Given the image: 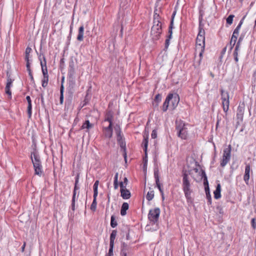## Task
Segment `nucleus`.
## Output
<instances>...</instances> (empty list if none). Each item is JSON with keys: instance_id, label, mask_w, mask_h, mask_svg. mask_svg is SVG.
Returning <instances> with one entry per match:
<instances>
[{"instance_id": "obj_8", "label": "nucleus", "mask_w": 256, "mask_h": 256, "mask_svg": "<svg viewBox=\"0 0 256 256\" xmlns=\"http://www.w3.org/2000/svg\"><path fill=\"white\" fill-rule=\"evenodd\" d=\"M221 98L222 100V105L224 111L226 113L229 108L230 100L229 93L222 88L220 90Z\"/></svg>"}, {"instance_id": "obj_4", "label": "nucleus", "mask_w": 256, "mask_h": 256, "mask_svg": "<svg viewBox=\"0 0 256 256\" xmlns=\"http://www.w3.org/2000/svg\"><path fill=\"white\" fill-rule=\"evenodd\" d=\"M30 158L34 168L35 174L40 176L42 174V166L40 156L36 148H34L33 152H31Z\"/></svg>"}, {"instance_id": "obj_50", "label": "nucleus", "mask_w": 256, "mask_h": 256, "mask_svg": "<svg viewBox=\"0 0 256 256\" xmlns=\"http://www.w3.org/2000/svg\"><path fill=\"white\" fill-rule=\"evenodd\" d=\"M94 196H97L98 194V186L94 184Z\"/></svg>"}, {"instance_id": "obj_21", "label": "nucleus", "mask_w": 256, "mask_h": 256, "mask_svg": "<svg viewBox=\"0 0 256 256\" xmlns=\"http://www.w3.org/2000/svg\"><path fill=\"white\" fill-rule=\"evenodd\" d=\"M144 139L142 143V146L144 148V154H148L147 150H148V135L146 134L144 135Z\"/></svg>"}, {"instance_id": "obj_41", "label": "nucleus", "mask_w": 256, "mask_h": 256, "mask_svg": "<svg viewBox=\"0 0 256 256\" xmlns=\"http://www.w3.org/2000/svg\"><path fill=\"white\" fill-rule=\"evenodd\" d=\"M118 226V222L116 220V218L114 215H112L110 218V226L112 228H116Z\"/></svg>"}, {"instance_id": "obj_19", "label": "nucleus", "mask_w": 256, "mask_h": 256, "mask_svg": "<svg viewBox=\"0 0 256 256\" xmlns=\"http://www.w3.org/2000/svg\"><path fill=\"white\" fill-rule=\"evenodd\" d=\"M104 136L106 138H110L112 136L113 130L112 125L109 124L108 126L104 128Z\"/></svg>"}, {"instance_id": "obj_49", "label": "nucleus", "mask_w": 256, "mask_h": 256, "mask_svg": "<svg viewBox=\"0 0 256 256\" xmlns=\"http://www.w3.org/2000/svg\"><path fill=\"white\" fill-rule=\"evenodd\" d=\"M174 28V24H172V21L170 22V24L168 27V34H172V29Z\"/></svg>"}, {"instance_id": "obj_45", "label": "nucleus", "mask_w": 256, "mask_h": 256, "mask_svg": "<svg viewBox=\"0 0 256 256\" xmlns=\"http://www.w3.org/2000/svg\"><path fill=\"white\" fill-rule=\"evenodd\" d=\"M234 17V14H230L226 19V24L230 25L232 24L233 18Z\"/></svg>"}, {"instance_id": "obj_9", "label": "nucleus", "mask_w": 256, "mask_h": 256, "mask_svg": "<svg viewBox=\"0 0 256 256\" xmlns=\"http://www.w3.org/2000/svg\"><path fill=\"white\" fill-rule=\"evenodd\" d=\"M245 109V104L244 102H240L236 112V118L238 120H240V122L243 121L244 112Z\"/></svg>"}, {"instance_id": "obj_57", "label": "nucleus", "mask_w": 256, "mask_h": 256, "mask_svg": "<svg viewBox=\"0 0 256 256\" xmlns=\"http://www.w3.org/2000/svg\"><path fill=\"white\" fill-rule=\"evenodd\" d=\"M48 80H42V86L43 88H46L48 84Z\"/></svg>"}, {"instance_id": "obj_54", "label": "nucleus", "mask_w": 256, "mask_h": 256, "mask_svg": "<svg viewBox=\"0 0 256 256\" xmlns=\"http://www.w3.org/2000/svg\"><path fill=\"white\" fill-rule=\"evenodd\" d=\"M251 225L253 229L256 228V218H252L251 220Z\"/></svg>"}, {"instance_id": "obj_48", "label": "nucleus", "mask_w": 256, "mask_h": 256, "mask_svg": "<svg viewBox=\"0 0 256 256\" xmlns=\"http://www.w3.org/2000/svg\"><path fill=\"white\" fill-rule=\"evenodd\" d=\"M10 89V88H8V87L6 86L5 92H6V94L8 96L9 98H12V92Z\"/></svg>"}, {"instance_id": "obj_42", "label": "nucleus", "mask_w": 256, "mask_h": 256, "mask_svg": "<svg viewBox=\"0 0 256 256\" xmlns=\"http://www.w3.org/2000/svg\"><path fill=\"white\" fill-rule=\"evenodd\" d=\"M94 200L92 201V202L90 206V210L93 211L95 212L96 208V206H97V202H96V197L97 196H93Z\"/></svg>"}, {"instance_id": "obj_63", "label": "nucleus", "mask_w": 256, "mask_h": 256, "mask_svg": "<svg viewBox=\"0 0 256 256\" xmlns=\"http://www.w3.org/2000/svg\"><path fill=\"white\" fill-rule=\"evenodd\" d=\"M239 34V32H233V34H232V36H233V38H238V36Z\"/></svg>"}, {"instance_id": "obj_61", "label": "nucleus", "mask_w": 256, "mask_h": 256, "mask_svg": "<svg viewBox=\"0 0 256 256\" xmlns=\"http://www.w3.org/2000/svg\"><path fill=\"white\" fill-rule=\"evenodd\" d=\"M176 10H174L172 12V18H171V20H170V22H172V24H174V18L175 16V15L176 14Z\"/></svg>"}, {"instance_id": "obj_20", "label": "nucleus", "mask_w": 256, "mask_h": 256, "mask_svg": "<svg viewBox=\"0 0 256 256\" xmlns=\"http://www.w3.org/2000/svg\"><path fill=\"white\" fill-rule=\"evenodd\" d=\"M26 100L28 103L27 112L29 118H30L32 114V100L30 96H28L26 97Z\"/></svg>"}, {"instance_id": "obj_24", "label": "nucleus", "mask_w": 256, "mask_h": 256, "mask_svg": "<svg viewBox=\"0 0 256 256\" xmlns=\"http://www.w3.org/2000/svg\"><path fill=\"white\" fill-rule=\"evenodd\" d=\"M94 126V124H90V121L88 120H86L85 122L82 124V126H81V129H85L86 128V132H88V130L90 128H92Z\"/></svg>"}, {"instance_id": "obj_10", "label": "nucleus", "mask_w": 256, "mask_h": 256, "mask_svg": "<svg viewBox=\"0 0 256 256\" xmlns=\"http://www.w3.org/2000/svg\"><path fill=\"white\" fill-rule=\"evenodd\" d=\"M154 175L156 181V186L158 188L160 193L162 194L164 190L162 188V185L160 182L159 170L158 168H154Z\"/></svg>"}, {"instance_id": "obj_7", "label": "nucleus", "mask_w": 256, "mask_h": 256, "mask_svg": "<svg viewBox=\"0 0 256 256\" xmlns=\"http://www.w3.org/2000/svg\"><path fill=\"white\" fill-rule=\"evenodd\" d=\"M160 210L158 208H156L149 210L148 214V218L150 223L156 224L158 222L160 217Z\"/></svg>"}, {"instance_id": "obj_25", "label": "nucleus", "mask_w": 256, "mask_h": 256, "mask_svg": "<svg viewBox=\"0 0 256 256\" xmlns=\"http://www.w3.org/2000/svg\"><path fill=\"white\" fill-rule=\"evenodd\" d=\"M129 205L127 202H124L120 210V214L124 216L126 214V210L128 209Z\"/></svg>"}, {"instance_id": "obj_43", "label": "nucleus", "mask_w": 256, "mask_h": 256, "mask_svg": "<svg viewBox=\"0 0 256 256\" xmlns=\"http://www.w3.org/2000/svg\"><path fill=\"white\" fill-rule=\"evenodd\" d=\"M230 158L222 156V159L220 162V166L222 167H224L228 164V162L230 161Z\"/></svg>"}, {"instance_id": "obj_37", "label": "nucleus", "mask_w": 256, "mask_h": 256, "mask_svg": "<svg viewBox=\"0 0 256 256\" xmlns=\"http://www.w3.org/2000/svg\"><path fill=\"white\" fill-rule=\"evenodd\" d=\"M26 67L27 70L28 72V75L30 76L31 82L32 83H34V78L33 77L32 72V70H31L30 68V64H26Z\"/></svg>"}, {"instance_id": "obj_15", "label": "nucleus", "mask_w": 256, "mask_h": 256, "mask_svg": "<svg viewBox=\"0 0 256 256\" xmlns=\"http://www.w3.org/2000/svg\"><path fill=\"white\" fill-rule=\"evenodd\" d=\"M180 101V98L178 94H172V97L170 100V106H172V108L174 109L178 106Z\"/></svg>"}, {"instance_id": "obj_44", "label": "nucleus", "mask_w": 256, "mask_h": 256, "mask_svg": "<svg viewBox=\"0 0 256 256\" xmlns=\"http://www.w3.org/2000/svg\"><path fill=\"white\" fill-rule=\"evenodd\" d=\"M246 16H243V18H242V20H240L237 26L236 27V28L234 29V32H239V31H240V28H241V26L242 25V24H243V22H244V20L246 18Z\"/></svg>"}, {"instance_id": "obj_52", "label": "nucleus", "mask_w": 256, "mask_h": 256, "mask_svg": "<svg viewBox=\"0 0 256 256\" xmlns=\"http://www.w3.org/2000/svg\"><path fill=\"white\" fill-rule=\"evenodd\" d=\"M170 40L166 39V41H165L164 48V51H166L167 50H168V46L170 45Z\"/></svg>"}, {"instance_id": "obj_11", "label": "nucleus", "mask_w": 256, "mask_h": 256, "mask_svg": "<svg viewBox=\"0 0 256 256\" xmlns=\"http://www.w3.org/2000/svg\"><path fill=\"white\" fill-rule=\"evenodd\" d=\"M119 185L120 186V196L124 200L130 198L131 196L130 191L126 188V186H123L122 182H120Z\"/></svg>"}, {"instance_id": "obj_51", "label": "nucleus", "mask_w": 256, "mask_h": 256, "mask_svg": "<svg viewBox=\"0 0 256 256\" xmlns=\"http://www.w3.org/2000/svg\"><path fill=\"white\" fill-rule=\"evenodd\" d=\"M236 38H233V36H232L230 42V44L231 46V48H232L236 44Z\"/></svg>"}, {"instance_id": "obj_23", "label": "nucleus", "mask_w": 256, "mask_h": 256, "mask_svg": "<svg viewBox=\"0 0 256 256\" xmlns=\"http://www.w3.org/2000/svg\"><path fill=\"white\" fill-rule=\"evenodd\" d=\"M220 190H221V186L220 184H218L216 186V189L214 191V197L216 199H218L220 198Z\"/></svg>"}, {"instance_id": "obj_39", "label": "nucleus", "mask_w": 256, "mask_h": 256, "mask_svg": "<svg viewBox=\"0 0 256 256\" xmlns=\"http://www.w3.org/2000/svg\"><path fill=\"white\" fill-rule=\"evenodd\" d=\"M206 198L208 200V204L210 205L212 204V198L210 194V188L205 190Z\"/></svg>"}, {"instance_id": "obj_26", "label": "nucleus", "mask_w": 256, "mask_h": 256, "mask_svg": "<svg viewBox=\"0 0 256 256\" xmlns=\"http://www.w3.org/2000/svg\"><path fill=\"white\" fill-rule=\"evenodd\" d=\"M162 100V95L160 94H157L154 99V102L152 103V104L154 108L158 107V103L160 102Z\"/></svg>"}, {"instance_id": "obj_35", "label": "nucleus", "mask_w": 256, "mask_h": 256, "mask_svg": "<svg viewBox=\"0 0 256 256\" xmlns=\"http://www.w3.org/2000/svg\"><path fill=\"white\" fill-rule=\"evenodd\" d=\"M150 191L148 192L146 196V198L148 201L152 200L154 197V191L152 190L151 188H150Z\"/></svg>"}, {"instance_id": "obj_3", "label": "nucleus", "mask_w": 256, "mask_h": 256, "mask_svg": "<svg viewBox=\"0 0 256 256\" xmlns=\"http://www.w3.org/2000/svg\"><path fill=\"white\" fill-rule=\"evenodd\" d=\"M182 188L188 203L193 202L194 199L191 196L192 190L191 189V184L189 180L188 174L186 170H183L182 172Z\"/></svg>"}, {"instance_id": "obj_13", "label": "nucleus", "mask_w": 256, "mask_h": 256, "mask_svg": "<svg viewBox=\"0 0 256 256\" xmlns=\"http://www.w3.org/2000/svg\"><path fill=\"white\" fill-rule=\"evenodd\" d=\"M250 171L252 174V172L250 169V165L249 164H246L245 167L244 174V180L246 184H249Z\"/></svg>"}, {"instance_id": "obj_40", "label": "nucleus", "mask_w": 256, "mask_h": 256, "mask_svg": "<svg viewBox=\"0 0 256 256\" xmlns=\"http://www.w3.org/2000/svg\"><path fill=\"white\" fill-rule=\"evenodd\" d=\"M76 195H75V192L72 194V204H71V209L74 212L76 210Z\"/></svg>"}, {"instance_id": "obj_27", "label": "nucleus", "mask_w": 256, "mask_h": 256, "mask_svg": "<svg viewBox=\"0 0 256 256\" xmlns=\"http://www.w3.org/2000/svg\"><path fill=\"white\" fill-rule=\"evenodd\" d=\"M112 112L111 111H109L106 114V117L104 120L107 121L109 122V124L112 125Z\"/></svg>"}, {"instance_id": "obj_47", "label": "nucleus", "mask_w": 256, "mask_h": 256, "mask_svg": "<svg viewBox=\"0 0 256 256\" xmlns=\"http://www.w3.org/2000/svg\"><path fill=\"white\" fill-rule=\"evenodd\" d=\"M114 247V244H110V248L108 252L106 254V256H113V249Z\"/></svg>"}, {"instance_id": "obj_46", "label": "nucleus", "mask_w": 256, "mask_h": 256, "mask_svg": "<svg viewBox=\"0 0 256 256\" xmlns=\"http://www.w3.org/2000/svg\"><path fill=\"white\" fill-rule=\"evenodd\" d=\"M42 74H43V80H48V69L42 70Z\"/></svg>"}, {"instance_id": "obj_64", "label": "nucleus", "mask_w": 256, "mask_h": 256, "mask_svg": "<svg viewBox=\"0 0 256 256\" xmlns=\"http://www.w3.org/2000/svg\"><path fill=\"white\" fill-rule=\"evenodd\" d=\"M238 50H236V49L234 48V54H233L234 58H236V57L238 56Z\"/></svg>"}, {"instance_id": "obj_6", "label": "nucleus", "mask_w": 256, "mask_h": 256, "mask_svg": "<svg viewBox=\"0 0 256 256\" xmlns=\"http://www.w3.org/2000/svg\"><path fill=\"white\" fill-rule=\"evenodd\" d=\"M187 124L183 121L176 122V130L177 131V136L182 140H186L188 132L186 126Z\"/></svg>"}, {"instance_id": "obj_38", "label": "nucleus", "mask_w": 256, "mask_h": 256, "mask_svg": "<svg viewBox=\"0 0 256 256\" xmlns=\"http://www.w3.org/2000/svg\"><path fill=\"white\" fill-rule=\"evenodd\" d=\"M128 232H130V228L127 226H124L120 229V234L122 236V237L124 238L126 234Z\"/></svg>"}, {"instance_id": "obj_56", "label": "nucleus", "mask_w": 256, "mask_h": 256, "mask_svg": "<svg viewBox=\"0 0 256 256\" xmlns=\"http://www.w3.org/2000/svg\"><path fill=\"white\" fill-rule=\"evenodd\" d=\"M151 136L152 138H156L157 137V132L156 130L152 131Z\"/></svg>"}, {"instance_id": "obj_17", "label": "nucleus", "mask_w": 256, "mask_h": 256, "mask_svg": "<svg viewBox=\"0 0 256 256\" xmlns=\"http://www.w3.org/2000/svg\"><path fill=\"white\" fill-rule=\"evenodd\" d=\"M172 94H169L167 96L165 100V101L164 102L162 106V110L163 112H165L167 110L168 106H169V103L170 102V100L172 98Z\"/></svg>"}, {"instance_id": "obj_29", "label": "nucleus", "mask_w": 256, "mask_h": 256, "mask_svg": "<svg viewBox=\"0 0 256 256\" xmlns=\"http://www.w3.org/2000/svg\"><path fill=\"white\" fill-rule=\"evenodd\" d=\"M117 234V230H112L110 235V244H114V240Z\"/></svg>"}, {"instance_id": "obj_30", "label": "nucleus", "mask_w": 256, "mask_h": 256, "mask_svg": "<svg viewBox=\"0 0 256 256\" xmlns=\"http://www.w3.org/2000/svg\"><path fill=\"white\" fill-rule=\"evenodd\" d=\"M231 146L229 145L228 148L224 150L223 156L230 158Z\"/></svg>"}, {"instance_id": "obj_58", "label": "nucleus", "mask_w": 256, "mask_h": 256, "mask_svg": "<svg viewBox=\"0 0 256 256\" xmlns=\"http://www.w3.org/2000/svg\"><path fill=\"white\" fill-rule=\"evenodd\" d=\"M122 182L123 184V186H126L128 184V180L127 178L125 177L124 178L123 182Z\"/></svg>"}, {"instance_id": "obj_16", "label": "nucleus", "mask_w": 256, "mask_h": 256, "mask_svg": "<svg viewBox=\"0 0 256 256\" xmlns=\"http://www.w3.org/2000/svg\"><path fill=\"white\" fill-rule=\"evenodd\" d=\"M38 60L40 61L42 70L48 69L46 66V58L43 53L40 52L38 56Z\"/></svg>"}, {"instance_id": "obj_12", "label": "nucleus", "mask_w": 256, "mask_h": 256, "mask_svg": "<svg viewBox=\"0 0 256 256\" xmlns=\"http://www.w3.org/2000/svg\"><path fill=\"white\" fill-rule=\"evenodd\" d=\"M131 248L124 242H122L120 246V255L121 256H127L128 254H130Z\"/></svg>"}, {"instance_id": "obj_55", "label": "nucleus", "mask_w": 256, "mask_h": 256, "mask_svg": "<svg viewBox=\"0 0 256 256\" xmlns=\"http://www.w3.org/2000/svg\"><path fill=\"white\" fill-rule=\"evenodd\" d=\"M200 172H201V176H202V178H203L204 180V179H206V178H207V176L206 175V172L204 171V170L202 169L200 170Z\"/></svg>"}, {"instance_id": "obj_1", "label": "nucleus", "mask_w": 256, "mask_h": 256, "mask_svg": "<svg viewBox=\"0 0 256 256\" xmlns=\"http://www.w3.org/2000/svg\"><path fill=\"white\" fill-rule=\"evenodd\" d=\"M155 10L153 16V25L150 30V36L153 42L158 40L162 32V18Z\"/></svg>"}, {"instance_id": "obj_18", "label": "nucleus", "mask_w": 256, "mask_h": 256, "mask_svg": "<svg viewBox=\"0 0 256 256\" xmlns=\"http://www.w3.org/2000/svg\"><path fill=\"white\" fill-rule=\"evenodd\" d=\"M64 77L62 76L61 80V84L60 87V103L62 104L64 102Z\"/></svg>"}, {"instance_id": "obj_5", "label": "nucleus", "mask_w": 256, "mask_h": 256, "mask_svg": "<svg viewBox=\"0 0 256 256\" xmlns=\"http://www.w3.org/2000/svg\"><path fill=\"white\" fill-rule=\"evenodd\" d=\"M114 130L116 135V140L118 144L121 148L122 155L124 157L126 162V144L124 140V138L123 137L122 134V130L120 126L118 124H116L114 126Z\"/></svg>"}, {"instance_id": "obj_34", "label": "nucleus", "mask_w": 256, "mask_h": 256, "mask_svg": "<svg viewBox=\"0 0 256 256\" xmlns=\"http://www.w3.org/2000/svg\"><path fill=\"white\" fill-rule=\"evenodd\" d=\"M198 48L200 50V52L199 53L200 59L198 62H196L197 66H199L200 64L202 58L203 56V54H204V50H205V48Z\"/></svg>"}, {"instance_id": "obj_22", "label": "nucleus", "mask_w": 256, "mask_h": 256, "mask_svg": "<svg viewBox=\"0 0 256 256\" xmlns=\"http://www.w3.org/2000/svg\"><path fill=\"white\" fill-rule=\"evenodd\" d=\"M84 26H81L78 30V34L77 36V40L80 42H82L84 40Z\"/></svg>"}, {"instance_id": "obj_62", "label": "nucleus", "mask_w": 256, "mask_h": 256, "mask_svg": "<svg viewBox=\"0 0 256 256\" xmlns=\"http://www.w3.org/2000/svg\"><path fill=\"white\" fill-rule=\"evenodd\" d=\"M240 43H241L240 42H239V40L238 41V42L236 44V47H235V48L236 49V50H239Z\"/></svg>"}, {"instance_id": "obj_33", "label": "nucleus", "mask_w": 256, "mask_h": 256, "mask_svg": "<svg viewBox=\"0 0 256 256\" xmlns=\"http://www.w3.org/2000/svg\"><path fill=\"white\" fill-rule=\"evenodd\" d=\"M6 76H7V82H6V86L8 87H8L11 88L12 86V82H13V81L14 80H12L11 78L10 75V74H8V72H7Z\"/></svg>"}, {"instance_id": "obj_28", "label": "nucleus", "mask_w": 256, "mask_h": 256, "mask_svg": "<svg viewBox=\"0 0 256 256\" xmlns=\"http://www.w3.org/2000/svg\"><path fill=\"white\" fill-rule=\"evenodd\" d=\"M32 50L30 47H27L25 51V60L26 62V64H30L29 56Z\"/></svg>"}, {"instance_id": "obj_2", "label": "nucleus", "mask_w": 256, "mask_h": 256, "mask_svg": "<svg viewBox=\"0 0 256 256\" xmlns=\"http://www.w3.org/2000/svg\"><path fill=\"white\" fill-rule=\"evenodd\" d=\"M76 68L75 64L72 58L70 59L68 62V86L67 88V92L68 96L72 98L76 86Z\"/></svg>"}, {"instance_id": "obj_53", "label": "nucleus", "mask_w": 256, "mask_h": 256, "mask_svg": "<svg viewBox=\"0 0 256 256\" xmlns=\"http://www.w3.org/2000/svg\"><path fill=\"white\" fill-rule=\"evenodd\" d=\"M204 190L210 188L208 178L204 180Z\"/></svg>"}, {"instance_id": "obj_36", "label": "nucleus", "mask_w": 256, "mask_h": 256, "mask_svg": "<svg viewBox=\"0 0 256 256\" xmlns=\"http://www.w3.org/2000/svg\"><path fill=\"white\" fill-rule=\"evenodd\" d=\"M148 165V154H144V156L143 158V170L144 173H146V168Z\"/></svg>"}, {"instance_id": "obj_59", "label": "nucleus", "mask_w": 256, "mask_h": 256, "mask_svg": "<svg viewBox=\"0 0 256 256\" xmlns=\"http://www.w3.org/2000/svg\"><path fill=\"white\" fill-rule=\"evenodd\" d=\"M198 20H199V26H200V25H204V24L202 22V16H199Z\"/></svg>"}, {"instance_id": "obj_32", "label": "nucleus", "mask_w": 256, "mask_h": 256, "mask_svg": "<svg viewBox=\"0 0 256 256\" xmlns=\"http://www.w3.org/2000/svg\"><path fill=\"white\" fill-rule=\"evenodd\" d=\"M79 176H80V174H78L75 178L74 186V190L73 191V194H74L75 192V195H76V190L80 188L79 186H78Z\"/></svg>"}, {"instance_id": "obj_31", "label": "nucleus", "mask_w": 256, "mask_h": 256, "mask_svg": "<svg viewBox=\"0 0 256 256\" xmlns=\"http://www.w3.org/2000/svg\"><path fill=\"white\" fill-rule=\"evenodd\" d=\"M204 27V25L198 26V36H200V38H202V37L205 38V31Z\"/></svg>"}, {"instance_id": "obj_60", "label": "nucleus", "mask_w": 256, "mask_h": 256, "mask_svg": "<svg viewBox=\"0 0 256 256\" xmlns=\"http://www.w3.org/2000/svg\"><path fill=\"white\" fill-rule=\"evenodd\" d=\"M244 36H245L244 34H243V33L241 34L238 40H239V42H242V40H244Z\"/></svg>"}, {"instance_id": "obj_14", "label": "nucleus", "mask_w": 256, "mask_h": 256, "mask_svg": "<svg viewBox=\"0 0 256 256\" xmlns=\"http://www.w3.org/2000/svg\"><path fill=\"white\" fill-rule=\"evenodd\" d=\"M205 48V38L202 37L200 38V36H197L196 38V52L198 49V48Z\"/></svg>"}]
</instances>
